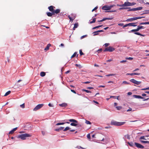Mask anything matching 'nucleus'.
<instances>
[{
	"label": "nucleus",
	"instance_id": "nucleus-23",
	"mask_svg": "<svg viewBox=\"0 0 149 149\" xmlns=\"http://www.w3.org/2000/svg\"><path fill=\"white\" fill-rule=\"evenodd\" d=\"M45 73L43 72H42L40 73V75L42 77H44L45 75Z\"/></svg>",
	"mask_w": 149,
	"mask_h": 149
},
{
	"label": "nucleus",
	"instance_id": "nucleus-52",
	"mask_svg": "<svg viewBox=\"0 0 149 149\" xmlns=\"http://www.w3.org/2000/svg\"><path fill=\"white\" fill-rule=\"evenodd\" d=\"M93 33V34H93V36H96V35H98L99 34V33H95V31Z\"/></svg>",
	"mask_w": 149,
	"mask_h": 149
},
{
	"label": "nucleus",
	"instance_id": "nucleus-22",
	"mask_svg": "<svg viewBox=\"0 0 149 149\" xmlns=\"http://www.w3.org/2000/svg\"><path fill=\"white\" fill-rule=\"evenodd\" d=\"M68 17L70 19V21H72L73 20V19H75V16H74L72 17H71L70 16V15H68Z\"/></svg>",
	"mask_w": 149,
	"mask_h": 149
},
{
	"label": "nucleus",
	"instance_id": "nucleus-10",
	"mask_svg": "<svg viewBox=\"0 0 149 149\" xmlns=\"http://www.w3.org/2000/svg\"><path fill=\"white\" fill-rule=\"evenodd\" d=\"M54 8H55V7L53 6H51L49 7L48 8L50 11L51 12H53L54 10Z\"/></svg>",
	"mask_w": 149,
	"mask_h": 149
},
{
	"label": "nucleus",
	"instance_id": "nucleus-30",
	"mask_svg": "<svg viewBox=\"0 0 149 149\" xmlns=\"http://www.w3.org/2000/svg\"><path fill=\"white\" fill-rule=\"evenodd\" d=\"M22 81V80H18L17 81V85L18 86H21L22 85V84H19L18 83H19V82H20V81Z\"/></svg>",
	"mask_w": 149,
	"mask_h": 149
},
{
	"label": "nucleus",
	"instance_id": "nucleus-59",
	"mask_svg": "<svg viewBox=\"0 0 149 149\" xmlns=\"http://www.w3.org/2000/svg\"><path fill=\"white\" fill-rule=\"evenodd\" d=\"M14 132L13 131V130L10 131L9 132V134H13Z\"/></svg>",
	"mask_w": 149,
	"mask_h": 149
},
{
	"label": "nucleus",
	"instance_id": "nucleus-29",
	"mask_svg": "<svg viewBox=\"0 0 149 149\" xmlns=\"http://www.w3.org/2000/svg\"><path fill=\"white\" fill-rule=\"evenodd\" d=\"M125 138H127L128 139H130V136L128 134H126L125 136Z\"/></svg>",
	"mask_w": 149,
	"mask_h": 149
},
{
	"label": "nucleus",
	"instance_id": "nucleus-2",
	"mask_svg": "<svg viewBox=\"0 0 149 149\" xmlns=\"http://www.w3.org/2000/svg\"><path fill=\"white\" fill-rule=\"evenodd\" d=\"M125 122H118L116 121H113L111 122V125L117 126L122 125L125 124Z\"/></svg>",
	"mask_w": 149,
	"mask_h": 149
},
{
	"label": "nucleus",
	"instance_id": "nucleus-46",
	"mask_svg": "<svg viewBox=\"0 0 149 149\" xmlns=\"http://www.w3.org/2000/svg\"><path fill=\"white\" fill-rule=\"evenodd\" d=\"M79 53L81 56L84 54V53L82 52L81 50H79Z\"/></svg>",
	"mask_w": 149,
	"mask_h": 149
},
{
	"label": "nucleus",
	"instance_id": "nucleus-16",
	"mask_svg": "<svg viewBox=\"0 0 149 149\" xmlns=\"http://www.w3.org/2000/svg\"><path fill=\"white\" fill-rule=\"evenodd\" d=\"M59 105L61 107H66L67 106V104L65 103H63L62 104H59Z\"/></svg>",
	"mask_w": 149,
	"mask_h": 149
},
{
	"label": "nucleus",
	"instance_id": "nucleus-38",
	"mask_svg": "<svg viewBox=\"0 0 149 149\" xmlns=\"http://www.w3.org/2000/svg\"><path fill=\"white\" fill-rule=\"evenodd\" d=\"M115 75V74H108L106 75V76L107 77H109L110 76H114Z\"/></svg>",
	"mask_w": 149,
	"mask_h": 149
},
{
	"label": "nucleus",
	"instance_id": "nucleus-57",
	"mask_svg": "<svg viewBox=\"0 0 149 149\" xmlns=\"http://www.w3.org/2000/svg\"><path fill=\"white\" fill-rule=\"evenodd\" d=\"M116 10H109L107 11V12H116Z\"/></svg>",
	"mask_w": 149,
	"mask_h": 149
},
{
	"label": "nucleus",
	"instance_id": "nucleus-61",
	"mask_svg": "<svg viewBox=\"0 0 149 149\" xmlns=\"http://www.w3.org/2000/svg\"><path fill=\"white\" fill-rule=\"evenodd\" d=\"M115 6V5H111L110 6H109V8L110 9L111 8L113 7H114Z\"/></svg>",
	"mask_w": 149,
	"mask_h": 149
},
{
	"label": "nucleus",
	"instance_id": "nucleus-42",
	"mask_svg": "<svg viewBox=\"0 0 149 149\" xmlns=\"http://www.w3.org/2000/svg\"><path fill=\"white\" fill-rule=\"evenodd\" d=\"M85 123L87 124H91V123L89 121L86 120Z\"/></svg>",
	"mask_w": 149,
	"mask_h": 149
},
{
	"label": "nucleus",
	"instance_id": "nucleus-3",
	"mask_svg": "<svg viewBox=\"0 0 149 149\" xmlns=\"http://www.w3.org/2000/svg\"><path fill=\"white\" fill-rule=\"evenodd\" d=\"M28 137V134H21L17 136V137L19 138H20L22 140H24L26 139V138Z\"/></svg>",
	"mask_w": 149,
	"mask_h": 149
},
{
	"label": "nucleus",
	"instance_id": "nucleus-64",
	"mask_svg": "<svg viewBox=\"0 0 149 149\" xmlns=\"http://www.w3.org/2000/svg\"><path fill=\"white\" fill-rule=\"evenodd\" d=\"M102 51V49L101 48L99 49H98V50H97V52H98V53H99L100 52H101Z\"/></svg>",
	"mask_w": 149,
	"mask_h": 149
},
{
	"label": "nucleus",
	"instance_id": "nucleus-15",
	"mask_svg": "<svg viewBox=\"0 0 149 149\" xmlns=\"http://www.w3.org/2000/svg\"><path fill=\"white\" fill-rule=\"evenodd\" d=\"M60 10L59 9H56V10H54L53 13H54V15L55 13L58 14L60 13Z\"/></svg>",
	"mask_w": 149,
	"mask_h": 149
},
{
	"label": "nucleus",
	"instance_id": "nucleus-33",
	"mask_svg": "<svg viewBox=\"0 0 149 149\" xmlns=\"http://www.w3.org/2000/svg\"><path fill=\"white\" fill-rule=\"evenodd\" d=\"M116 108L118 110H120L121 109L122 107L121 106H117L116 107Z\"/></svg>",
	"mask_w": 149,
	"mask_h": 149
},
{
	"label": "nucleus",
	"instance_id": "nucleus-50",
	"mask_svg": "<svg viewBox=\"0 0 149 149\" xmlns=\"http://www.w3.org/2000/svg\"><path fill=\"white\" fill-rule=\"evenodd\" d=\"M144 136H141L140 138V139H144V140H146V139L145 138H144Z\"/></svg>",
	"mask_w": 149,
	"mask_h": 149
},
{
	"label": "nucleus",
	"instance_id": "nucleus-5",
	"mask_svg": "<svg viewBox=\"0 0 149 149\" xmlns=\"http://www.w3.org/2000/svg\"><path fill=\"white\" fill-rule=\"evenodd\" d=\"M117 6L119 7H127L130 6V3L129 2H125L123 4L120 5L117 4Z\"/></svg>",
	"mask_w": 149,
	"mask_h": 149
},
{
	"label": "nucleus",
	"instance_id": "nucleus-14",
	"mask_svg": "<svg viewBox=\"0 0 149 149\" xmlns=\"http://www.w3.org/2000/svg\"><path fill=\"white\" fill-rule=\"evenodd\" d=\"M128 23L129 26H136V25H135V24L137 23Z\"/></svg>",
	"mask_w": 149,
	"mask_h": 149
},
{
	"label": "nucleus",
	"instance_id": "nucleus-36",
	"mask_svg": "<svg viewBox=\"0 0 149 149\" xmlns=\"http://www.w3.org/2000/svg\"><path fill=\"white\" fill-rule=\"evenodd\" d=\"M141 142L142 143H148V141H144L143 140H141Z\"/></svg>",
	"mask_w": 149,
	"mask_h": 149
},
{
	"label": "nucleus",
	"instance_id": "nucleus-8",
	"mask_svg": "<svg viewBox=\"0 0 149 149\" xmlns=\"http://www.w3.org/2000/svg\"><path fill=\"white\" fill-rule=\"evenodd\" d=\"M113 18L111 17V18H103L102 19L100 20H98L97 21L98 22H103L105 20H111L113 19Z\"/></svg>",
	"mask_w": 149,
	"mask_h": 149
},
{
	"label": "nucleus",
	"instance_id": "nucleus-41",
	"mask_svg": "<svg viewBox=\"0 0 149 149\" xmlns=\"http://www.w3.org/2000/svg\"><path fill=\"white\" fill-rule=\"evenodd\" d=\"M82 91H85L86 92V93H91V91H88V90H86V89H83L82 90Z\"/></svg>",
	"mask_w": 149,
	"mask_h": 149
},
{
	"label": "nucleus",
	"instance_id": "nucleus-25",
	"mask_svg": "<svg viewBox=\"0 0 149 149\" xmlns=\"http://www.w3.org/2000/svg\"><path fill=\"white\" fill-rule=\"evenodd\" d=\"M51 45L50 44H48L47 45V46H46V47L45 48V50H48L49 49V47Z\"/></svg>",
	"mask_w": 149,
	"mask_h": 149
},
{
	"label": "nucleus",
	"instance_id": "nucleus-49",
	"mask_svg": "<svg viewBox=\"0 0 149 149\" xmlns=\"http://www.w3.org/2000/svg\"><path fill=\"white\" fill-rule=\"evenodd\" d=\"M87 138L89 139H91V136H90V135L89 134H87Z\"/></svg>",
	"mask_w": 149,
	"mask_h": 149
},
{
	"label": "nucleus",
	"instance_id": "nucleus-48",
	"mask_svg": "<svg viewBox=\"0 0 149 149\" xmlns=\"http://www.w3.org/2000/svg\"><path fill=\"white\" fill-rule=\"evenodd\" d=\"M134 8L129 9L127 10V11H134Z\"/></svg>",
	"mask_w": 149,
	"mask_h": 149
},
{
	"label": "nucleus",
	"instance_id": "nucleus-1",
	"mask_svg": "<svg viewBox=\"0 0 149 149\" xmlns=\"http://www.w3.org/2000/svg\"><path fill=\"white\" fill-rule=\"evenodd\" d=\"M69 121L70 122H73L74 123H72L70 124L71 126H77V127H81V125H78L77 123L78 122L77 120L74 119H70L69 120Z\"/></svg>",
	"mask_w": 149,
	"mask_h": 149
},
{
	"label": "nucleus",
	"instance_id": "nucleus-19",
	"mask_svg": "<svg viewBox=\"0 0 149 149\" xmlns=\"http://www.w3.org/2000/svg\"><path fill=\"white\" fill-rule=\"evenodd\" d=\"M127 75H130L131 76H132L134 75H139L140 74V73H127Z\"/></svg>",
	"mask_w": 149,
	"mask_h": 149
},
{
	"label": "nucleus",
	"instance_id": "nucleus-51",
	"mask_svg": "<svg viewBox=\"0 0 149 149\" xmlns=\"http://www.w3.org/2000/svg\"><path fill=\"white\" fill-rule=\"evenodd\" d=\"M87 36V35H85L81 37V39H82L86 37Z\"/></svg>",
	"mask_w": 149,
	"mask_h": 149
},
{
	"label": "nucleus",
	"instance_id": "nucleus-63",
	"mask_svg": "<svg viewBox=\"0 0 149 149\" xmlns=\"http://www.w3.org/2000/svg\"><path fill=\"white\" fill-rule=\"evenodd\" d=\"M129 26L128 24H125L124 26H123V28H124L126 27H127V26Z\"/></svg>",
	"mask_w": 149,
	"mask_h": 149
},
{
	"label": "nucleus",
	"instance_id": "nucleus-12",
	"mask_svg": "<svg viewBox=\"0 0 149 149\" xmlns=\"http://www.w3.org/2000/svg\"><path fill=\"white\" fill-rule=\"evenodd\" d=\"M133 96L135 98H140V99H143L144 98V97H142V96H140V95H133Z\"/></svg>",
	"mask_w": 149,
	"mask_h": 149
},
{
	"label": "nucleus",
	"instance_id": "nucleus-9",
	"mask_svg": "<svg viewBox=\"0 0 149 149\" xmlns=\"http://www.w3.org/2000/svg\"><path fill=\"white\" fill-rule=\"evenodd\" d=\"M102 9L105 10H110L109 6L105 5L102 8Z\"/></svg>",
	"mask_w": 149,
	"mask_h": 149
},
{
	"label": "nucleus",
	"instance_id": "nucleus-55",
	"mask_svg": "<svg viewBox=\"0 0 149 149\" xmlns=\"http://www.w3.org/2000/svg\"><path fill=\"white\" fill-rule=\"evenodd\" d=\"M98 8V7L97 6H96V7H95L92 10V12H93V11H94V10H96V9H97Z\"/></svg>",
	"mask_w": 149,
	"mask_h": 149
},
{
	"label": "nucleus",
	"instance_id": "nucleus-56",
	"mask_svg": "<svg viewBox=\"0 0 149 149\" xmlns=\"http://www.w3.org/2000/svg\"><path fill=\"white\" fill-rule=\"evenodd\" d=\"M134 33L136 35H138L140 36V35H141V33L139 32H135Z\"/></svg>",
	"mask_w": 149,
	"mask_h": 149
},
{
	"label": "nucleus",
	"instance_id": "nucleus-7",
	"mask_svg": "<svg viewBox=\"0 0 149 149\" xmlns=\"http://www.w3.org/2000/svg\"><path fill=\"white\" fill-rule=\"evenodd\" d=\"M135 145L138 148L141 149H143L144 148V147L143 145L136 142L135 143Z\"/></svg>",
	"mask_w": 149,
	"mask_h": 149
},
{
	"label": "nucleus",
	"instance_id": "nucleus-35",
	"mask_svg": "<svg viewBox=\"0 0 149 149\" xmlns=\"http://www.w3.org/2000/svg\"><path fill=\"white\" fill-rule=\"evenodd\" d=\"M141 83V81H139L136 80L134 84L137 85H139L140 84V83Z\"/></svg>",
	"mask_w": 149,
	"mask_h": 149
},
{
	"label": "nucleus",
	"instance_id": "nucleus-53",
	"mask_svg": "<svg viewBox=\"0 0 149 149\" xmlns=\"http://www.w3.org/2000/svg\"><path fill=\"white\" fill-rule=\"evenodd\" d=\"M127 62V61L126 60H124L120 61V62L121 63H125Z\"/></svg>",
	"mask_w": 149,
	"mask_h": 149
},
{
	"label": "nucleus",
	"instance_id": "nucleus-13",
	"mask_svg": "<svg viewBox=\"0 0 149 149\" xmlns=\"http://www.w3.org/2000/svg\"><path fill=\"white\" fill-rule=\"evenodd\" d=\"M139 30H140L139 29V27L138 26L137 28V29H132V30H131L130 31H129V32H136L139 31Z\"/></svg>",
	"mask_w": 149,
	"mask_h": 149
},
{
	"label": "nucleus",
	"instance_id": "nucleus-39",
	"mask_svg": "<svg viewBox=\"0 0 149 149\" xmlns=\"http://www.w3.org/2000/svg\"><path fill=\"white\" fill-rule=\"evenodd\" d=\"M136 81V80H135V79H132L130 80V81L131 82H132L134 84L135 83Z\"/></svg>",
	"mask_w": 149,
	"mask_h": 149
},
{
	"label": "nucleus",
	"instance_id": "nucleus-58",
	"mask_svg": "<svg viewBox=\"0 0 149 149\" xmlns=\"http://www.w3.org/2000/svg\"><path fill=\"white\" fill-rule=\"evenodd\" d=\"M104 45L105 47H107L109 45V43H106Z\"/></svg>",
	"mask_w": 149,
	"mask_h": 149
},
{
	"label": "nucleus",
	"instance_id": "nucleus-21",
	"mask_svg": "<svg viewBox=\"0 0 149 149\" xmlns=\"http://www.w3.org/2000/svg\"><path fill=\"white\" fill-rule=\"evenodd\" d=\"M104 140H105V143L107 144L108 142L109 139H104V138H103V139L101 140V141H104Z\"/></svg>",
	"mask_w": 149,
	"mask_h": 149
},
{
	"label": "nucleus",
	"instance_id": "nucleus-31",
	"mask_svg": "<svg viewBox=\"0 0 149 149\" xmlns=\"http://www.w3.org/2000/svg\"><path fill=\"white\" fill-rule=\"evenodd\" d=\"M11 91H8L6 93L4 96H6L9 95Z\"/></svg>",
	"mask_w": 149,
	"mask_h": 149
},
{
	"label": "nucleus",
	"instance_id": "nucleus-34",
	"mask_svg": "<svg viewBox=\"0 0 149 149\" xmlns=\"http://www.w3.org/2000/svg\"><path fill=\"white\" fill-rule=\"evenodd\" d=\"M70 129V128L69 127H67L65 128V129L63 130V131H66L67 130H68Z\"/></svg>",
	"mask_w": 149,
	"mask_h": 149
},
{
	"label": "nucleus",
	"instance_id": "nucleus-17",
	"mask_svg": "<svg viewBox=\"0 0 149 149\" xmlns=\"http://www.w3.org/2000/svg\"><path fill=\"white\" fill-rule=\"evenodd\" d=\"M143 9V7H137L136 8H134V11H136V10H142Z\"/></svg>",
	"mask_w": 149,
	"mask_h": 149
},
{
	"label": "nucleus",
	"instance_id": "nucleus-44",
	"mask_svg": "<svg viewBox=\"0 0 149 149\" xmlns=\"http://www.w3.org/2000/svg\"><path fill=\"white\" fill-rule=\"evenodd\" d=\"M20 107H21L22 108H24L25 107V105L24 104V103L20 105Z\"/></svg>",
	"mask_w": 149,
	"mask_h": 149
},
{
	"label": "nucleus",
	"instance_id": "nucleus-20",
	"mask_svg": "<svg viewBox=\"0 0 149 149\" xmlns=\"http://www.w3.org/2000/svg\"><path fill=\"white\" fill-rule=\"evenodd\" d=\"M64 127H61L58 128H57V129H56L55 130L56 131H59L60 130H63L64 129Z\"/></svg>",
	"mask_w": 149,
	"mask_h": 149
},
{
	"label": "nucleus",
	"instance_id": "nucleus-26",
	"mask_svg": "<svg viewBox=\"0 0 149 149\" xmlns=\"http://www.w3.org/2000/svg\"><path fill=\"white\" fill-rule=\"evenodd\" d=\"M102 26H103V25H99V26H96L95 27H93L92 28V29H95L97 28H99V27H102Z\"/></svg>",
	"mask_w": 149,
	"mask_h": 149
},
{
	"label": "nucleus",
	"instance_id": "nucleus-32",
	"mask_svg": "<svg viewBox=\"0 0 149 149\" xmlns=\"http://www.w3.org/2000/svg\"><path fill=\"white\" fill-rule=\"evenodd\" d=\"M77 54V52H75L74 53V54H73V55L71 56V58H73L75 57L76 56Z\"/></svg>",
	"mask_w": 149,
	"mask_h": 149
},
{
	"label": "nucleus",
	"instance_id": "nucleus-47",
	"mask_svg": "<svg viewBox=\"0 0 149 149\" xmlns=\"http://www.w3.org/2000/svg\"><path fill=\"white\" fill-rule=\"evenodd\" d=\"M123 84H129V83L127 82L126 81H124L123 82Z\"/></svg>",
	"mask_w": 149,
	"mask_h": 149
},
{
	"label": "nucleus",
	"instance_id": "nucleus-60",
	"mask_svg": "<svg viewBox=\"0 0 149 149\" xmlns=\"http://www.w3.org/2000/svg\"><path fill=\"white\" fill-rule=\"evenodd\" d=\"M75 65L77 67H79L80 68H81V65H79V64H76Z\"/></svg>",
	"mask_w": 149,
	"mask_h": 149
},
{
	"label": "nucleus",
	"instance_id": "nucleus-18",
	"mask_svg": "<svg viewBox=\"0 0 149 149\" xmlns=\"http://www.w3.org/2000/svg\"><path fill=\"white\" fill-rule=\"evenodd\" d=\"M47 15L49 17H51L53 15H54V13L52 12V13L50 12H47Z\"/></svg>",
	"mask_w": 149,
	"mask_h": 149
},
{
	"label": "nucleus",
	"instance_id": "nucleus-40",
	"mask_svg": "<svg viewBox=\"0 0 149 149\" xmlns=\"http://www.w3.org/2000/svg\"><path fill=\"white\" fill-rule=\"evenodd\" d=\"M125 59L127 60H132L133 59V58L131 57H126V58Z\"/></svg>",
	"mask_w": 149,
	"mask_h": 149
},
{
	"label": "nucleus",
	"instance_id": "nucleus-11",
	"mask_svg": "<svg viewBox=\"0 0 149 149\" xmlns=\"http://www.w3.org/2000/svg\"><path fill=\"white\" fill-rule=\"evenodd\" d=\"M136 20V18H135V17H133V18H131L127 19L126 20V21H127V22H131L135 20Z\"/></svg>",
	"mask_w": 149,
	"mask_h": 149
},
{
	"label": "nucleus",
	"instance_id": "nucleus-54",
	"mask_svg": "<svg viewBox=\"0 0 149 149\" xmlns=\"http://www.w3.org/2000/svg\"><path fill=\"white\" fill-rule=\"evenodd\" d=\"M136 4V3L134 2L130 3V6H133Z\"/></svg>",
	"mask_w": 149,
	"mask_h": 149
},
{
	"label": "nucleus",
	"instance_id": "nucleus-4",
	"mask_svg": "<svg viewBox=\"0 0 149 149\" xmlns=\"http://www.w3.org/2000/svg\"><path fill=\"white\" fill-rule=\"evenodd\" d=\"M115 50V49L111 46L107 47L104 50V52L108 51L109 52H112Z\"/></svg>",
	"mask_w": 149,
	"mask_h": 149
},
{
	"label": "nucleus",
	"instance_id": "nucleus-24",
	"mask_svg": "<svg viewBox=\"0 0 149 149\" xmlns=\"http://www.w3.org/2000/svg\"><path fill=\"white\" fill-rule=\"evenodd\" d=\"M78 23L75 24L73 28V30H74L75 28H77L78 27Z\"/></svg>",
	"mask_w": 149,
	"mask_h": 149
},
{
	"label": "nucleus",
	"instance_id": "nucleus-27",
	"mask_svg": "<svg viewBox=\"0 0 149 149\" xmlns=\"http://www.w3.org/2000/svg\"><path fill=\"white\" fill-rule=\"evenodd\" d=\"M96 21V18H94L93 19V20L92 21H91L90 22V24L94 23Z\"/></svg>",
	"mask_w": 149,
	"mask_h": 149
},
{
	"label": "nucleus",
	"instance_id": "nucleus-62",
	"mask_svg": "<svg viewBox=\"0 0 149 149\" xmlns=\"http://www.w3.org/2000/svg\"><path fill=\"white\" fill-rule=\"evenodd\" d=\"M48 106L50 107H54V105L52 104H51V103H49V104H48Z\"/></svg>",
	"mask_w": 149,
	"mask_h": 149
},
{
	"label": "nucleus",
	"instance_id": "nucleus-43",
	"mask_svg": "<svg viewBox=\"0 0 149 149\" xmlns=\"http://www.w3.org/2000/svg\"><path fill=\"white\" fill-rule=\"evenodd\" d=\"M144 17H135L136 20L137 19H140L142 18H144Z\"/></svg>",
	"mask_w": 149,
	"mask_h": 149
},
{
	"label": "nucleus",
	"instance_id": "nucleus-6",
	"mask_svg": "<svg viewBox=\"0 0 149 149\" xmlns=\"http://www.w3.org/2000/svg\"><path fill=\"white\" fill-rule=\"evenodd\" d=\"M43 105V104H39L33 109V110L34 111H36L42 108Z\"/></svg>",
	"mask_w": 149,
	"mask_h": 149
},
{
	"label": "nucleus",
	"instance_id": "nucleus-45",
	"mask_svg": "<svg viewBox=\"0 0 149 149\" xmlns=\"http://www.w3.org/2000/svg\"><path fill=\"white\" fill-rule=\"evenodd\" d=\"M138 27H139V29L140 30L141 29H144V26H138Z\"/></svg>",
	"mask_w": 149,
	"mask_h": 149
},
{
	"label": "nucleus",
	"instance_id": "nucleus-28",
	"mask_svg": "<svg viewBox=\"0 0 149 149\" xmlns=\"http://www.w3.org/2000/svg\"><path fill=\"white\" fill-rule=\"evenodd\" d=\"M128 144H129V145L130 146H134V144L133 142H128L127 143Z\"/></svg>",
	"mask_w": 149,
	"mask_h": 149
},
{
	"label": "nucleus",
	"instance_id": "nucleus-37",
	"mask_svg": "<svg viewBox=\"0 0 149 149\" xmlns=\"http://www.w3.org/2000/svg\"><path fill=\"white\" fill-rule=\"evenodd\" d=\"M65 124L64 123H57L56 124V125H63Z\"/></svg>",
	"mask_w": 149,
	"mask_h": 149
}]
</instances>
